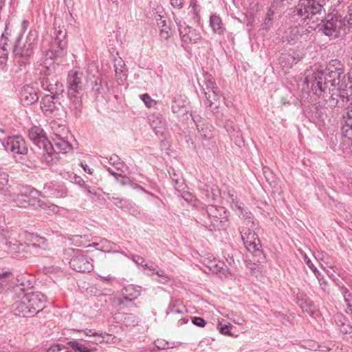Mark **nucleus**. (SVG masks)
I'll use <instances>...</instances> for the list:
<instances>
[{
    "label": "nucleus",
    "mask_w": 352,
    "mask_h": 352,
    "mask_svg": "<svg viewBox=\"0 0 352 352\" xmlns=\"http://www.w3.org/2000/svg\"><path fill=\"white\" fill-rule=\"evenodd\" d=\"M45 301V297L39 292L28 293L12 305V311L16 316L28 317L41 311Z\"/></svg>",
    "instance_id": "f257e3e1"
},
{
    "label": "nucleus",
    "mask_w": 352,
    "mask_h": 352,
    "mask_svg": "<svg viewBox=\"0 0 352 352\" xmlns=\"http://www.w3.org/2000/svg\"><path fill=\"white\" fill-rule=\"evenodd\" d=\"M10 199L21 208H28L30 206H39L43 208H48L54 213H58L59 208L54 204L47 205L39 198V192L30 186H19L16 193L9 195Z\"/></svg>",
    "instance_id": "f03ea898"
},
{
    "label": "nucleus",
    "mask_w": 352,
    "mask_h": 352,
    "mask_svg": "<svg viewBox=\"0 0 352 352\" xmlns=\"http://www.w3.org/2000/svg\"><path fill=\"white\" fill-rule=\"evenodd\" d=\"M297 15L309 28L315 29L322 21V6L316 0H300L296 6Z\"/></svg>",
    "instance_id": "7ed1b4c3"
},
{
    "label": "nucleus",
    "mask_w": 352,
    "mask_h": 352,
    "mask_svg": "<svg viewBox=\"0 0 352 352\" xmlns=\"http://www.w3.org/2000/svg\"><path fill=\"white\" fill-rule=\"evenodd\" d=\"M54 34L52 48L46 52L45 58L42 65V67L45 68V70L41 69L45 74H50L54 68V58L62 55L67 44L66 33L62 28H56Z\"/></svg>",
    "instance_id": "20e7f679"
},
{
    "label": "nucleus",
    "mask_w": 352,
    "mask_h": 352,
    "mask_svg": "<svg viewBox=\"0 0 352 352\" xmlns=\"http://www.w3.org/2000/svg\"><path fill=\"white\" fill-rule=\"evenodd\" d=\"M6 150L11 153L17 162L25 160L28 153V148L25 140L19 135L8 137L5 144Z\"/></svg>",
    "instance_id": "39448f33"
},
{
    "label": "nucleus",
    "mask_w": 352,
    "mask_h": 352,
    "mask_svg": "<svg viewBox=\"0 0 352 352\" xmlns=\"http://www.w3.org/2000/svg\"><path fill=\"white\" fill-rule=\"evenodd\" d=\"M318 70L317 71H312V70H307L306 72H305V75L307 76V73L308 72H318ZM305 78H307V76L305 77ZM306 79H305V83L307 85V87L309 86V85H311V83L309 82V84L306 83L305 82ZM327 88L324 89V90H322V91H314L313 89L312 91L316 94H319L322 92H324L327 89H329V91H331V96L330 97L326 100V104L330 107V108H335L336 107H342L343 106V102H344V100L346 98L347 100H349V97H346L345 96L343 95V91L344 90H340L338 89V86H333L332 85L330 82H329L328 84H327ZM311 88H312L311 87Z\"/></svg>",
    "instance_id": "423d86ee"
},
{
    "label": "nucleus",
    "mask_w": 352,
    "mask_h": 352,
    "mask_svg": "<svg viewBox=\"0 0 352 352\" xmlns=\"http://www.w3.org/2000/svg\"><path fill=\"white\" fill-rule=\"evenodd\" d=\"M206 214L210 219V224L206 221H203V224L206 227L212 226L220 228L228 221L226 210L223 207L210 205L207 206Z\"/></svg>",
    "instance_id": "0eeeda50"
},
{
    "label": "nucleus",
    "mask_w": 352,
    "mask_h": 352,
    "mask_svg": "<svg viewBox=\"0 0 352 352\" xmlns=\"http://www.w3.org/2000/svg\"><path fill=\"white\" fill-rule=\"evenodd\" d=\"M35 35L30 32L25 41L18 37L13 46V53L16 56L30 57L33 54L34 47Z\"/></svg>",
    "instance_id": "6e6552de"
},
{
    "label": "nucleus",
    "mask_w": 352,
    "mask_h": 352,
    "mask_svg": "<svg viewBox=\"0 0 352 352\" xmlns=\"http://www.w3.org/2000/svg\"><path fill=\"white\" fill-rule=\"evenodd\" d=\"M69 265L74 270L79 272H90L94 270L92 259L82 254L79 250H74Z\"/></svg>",
    "instance_id": "1a4fd4ad"
},
{
    "label": "nucleus",
    "mask_w": 352,
    "mask_h": 352,
    "mask_svg": "<svg viewBox=\"0 0 352 352\" xmlns=\"http://www.w3.org/2000/svg\"><path fill=\"white\" fill-rule=\"evenodd\" d=\"M82 78L83 73L79 70L73 69L69 72L67 77L68 97L80 95L84 87Z\"/></svg>",
    "instance_id": "9d476101"
},
{
    "label": "nucleus",
    "mask_w": 352,
    "mask_h": 352,
    "mask_svg": "<svg viewBox=\"0 0 352 352\" xmlns=\"http://www.w3.org/2000/svg\"><path fill=\"white\" fill-rule=\"evenodd\" d=\"M343 27L344 21L340 16L328 15L322 32L325 35L335 38L339 36Z\"/></svg>",
    "instance_id": "9b49d317"
},
{
    "label": "nucleus",
    "mask_w": 352,
    "mask_h": 352,
    "mask_svg": "<svg viewBox=\"0 0 352 352\" xmlns=\"http://www.w3.org/2000/svg\"><path fill=\"white\" fill-rule=\"evenodd\" d=\"M241 235L248 252L257 255L261 254V245L255 232L249 230L243 229L241 230Z\"/></svg>",
    "instance_id": "f8f14e48"
},
{
    "label": "nucleus",
    "mask_w": 352,
    "mask_h": 352,
    "mask_svg": "<svg viewBox=\"0 0 352 352\" xmlns=\"http://www.w3.org/2000/svg\"><path fill=\"white\" fill-rule=\"evenodd\" d=\"M175 22L177 23L179 35L183 43H197L201 40V36L199 31L190 28L182 21H177V20H175Z\"/></svg>",
    "instance_id": "ddd939ff"
},
{
    "label": "nucleus",
    "mask_w": 352,
    "mask_h": 352,
    "mask_svg": "<svg viewBox=\"0 0 352 352\" xmlns=\"http://www.w3.org/2000/svg\"><path fill=\"white\" fill-rule=\"evenodd\" d=\"M30 140L39 148H52V143L48 141L43 129L34 126L28 131Z\"/></svg>",
    "instance_id": "4468645a"
},
{
    "label": "nucleus",
    "mask_w": 352,
    "mask_h": 352,
    "mask_svg": "<svg viewBox=\"0 0 352 352\" xmlns=\"http://www.w3.org/2000/svg\"><path fill=\"white\" fill-rule=\"evenodd\" d=\"M60 94L46 95L41 100V109L46 116L50 115L57 109V105L60 104L58 101Z\"/></svg>",
    "instance_id": "2eb2a0df"
},
{
    "label": "nucleus",
    "mask_w": 352,
    "mask_h": 352,
    "mask_svg": "<svg viewBox=\"0 0 352 352\" xmlns=\"http://www.w3.org/2000/svg\"><path fill=\"white\" fill-rule=\"evenodd\" d=\"M19 96L23 105L34 104L38 99L37 91L30 85H25L21 88Z\"/></svg>",
    "instance_id": "dca6fc26"
},
{
    "label": "nucleus",
    "mask_w": 352,
    "mask_h": 352,
    "mask_svg": "<svg viewBox=\"0 0 352 352\" xmlns=\"http://www.w3.org/2000/svg\"><path fill=\"white\" fill-rule=\"evenodd\" d=\"M207 267L212 273L217 274L220 278H228L231 276V272L224 263L215 259L208 261Z\"/></svg>",
    "instance_id": "f3484780"
},
{
    "label": "nucleus",
    "mask_w": 352,
    "mask_h": 352,
    "mask_svg": "<svg viewBox=\"0 0 352 352\" xmlns=\"http://www.w3.org/2000/svg\"><path fill=\"white\" fill-rule=\"evenodd\" d=\"M204 94L206 96L204 104L206 107L210 108L213 113H217L220 105V96L217 93V90L214 91H206Z\"/></svg>",
    "instance_id": "a211bd4d"
},
{
    "label": "nucleus",
    "mask_w": 352,
    "mask_h": 352,
    "mask_svg": "<svg viewBox=\"0 0 352 352\" xmlns=\"http://www.w3.org/2000/svg\"><path fill=\"white\" fill-rule=\"evenodd\" d=\"M341 129L342 135L347 138L349 140H351L352 138V118L347 116V111H344V113L341 118Z\"/></svg>",
    "instance_id": "6ab92c4d"
},
{
    "label": "nucleus",
    "mask_w": 352,
    "mask_h": 352,
    "mask_svg": "<svg viewBox=\"0 0 352 352\" xmlns=\"http://www.w3.org/2000/svg\"><path fill=\"white\" fill-rule=\"evenodd\" d=\"M54 145L57 149L63 151L64 153L72 151V146L60 134L54 133L52 138Z\"/></svg>",
    "instance_id": "aec40b11"
},
{
    "label": "nucleus",
    "mask_w": 352,
    "mask_h": 352,
    "mask_svg": "<svg viewBox=\"0 0 352 352\" xmlns=\"http://www.w3.org/2000/svg\"><path fill=\"white\" fill-rule=\"evenodd\" d=\"M43 153L42 157V160L47 165H52L58 160V155L54 151V148L53 144H52V148H43Z\"/></svg>",
    "instance_id": "412c9836"
},
{
    "label": "nucleus",
    "mask_w": 352,
    "mask_h": 352,
    "mask_svg": "<svg viewBox=\"0 0 352 352\" xmlns=\"http://www.w3.org/2000/svg\"><path fill=\"white\" fill-rule=\"evenodd\" d=\"M197 125V130L204 140H208L213 137L212 127L208 124H201L195 118H192Z\"/></svg>",
    "instance_id": "4be33fe9"
},
{
    "label": "nucleus",
    "mask_w": 352,
    "mask_h": 352,
    "mask_svg": "<svg viewBox=\"0 0 352 352\" xmlns=\"http://www.w3.org/2000/svg\"><path fill=\"white\" fill-rule=\"evenodd\" d=\"M210 25L212 32L217 34H223L225 31L224 25L219 16L212 14L210 18Z\"/></svg>",
    "instance_id": "5701e85b"
},
{
    "label": "nucleus",
    "mask_w": 352,
    "mask_h": 352,
    "mask_svg": "<svg viewBox=\"0 0 352 352\" xmlns=\"http://www.w3.org/2000/svg\"><path fill=\"white\" fill-rule=\"evenodd\" d=\"M150 125L157 135H163L166 131L165 124L158 117L153 116L149 119Z\"/></svg>",
    "instance_id": "b1692460"
},
{
    "label": "nucleus",
    "mask_w": 352,
    "mask_h": 352,
    "mask_svg": "<svg viewBox=\"0 0 352 352\" xmlns=\"http://www.w3.org/2000/svg\"><path fill=\"white\" fill-rule=\"evenodd\" d=\"M13 274L10 270H0V294L13 280Z\"/></svg>",
    "instance_id": "393cba45"
},
{
    "label": "nucleus",
    "mask_w": 352,
    "mask_h": 352,
    "mask_svg": "<svg viewBox=\"0 0 352 352\" xmlns=\"http://www.w3.org/2000/svg\"><path fill=\"white\" fill-rule=\"evenodd\" d=\"M70 100L69 109L74 112L76 116H78L80 113L82 103L80 95H76L72 97H68Z\"/></svg>",
    "instance_id": "a878e982"
},
{
    "label": "nucleus",
    "mask_w": 352,
    "mask_h": 352,
    "mask_svg": "<svg viewBox=\"0 0 352 352\" xmlns=\"http://www.w3.org/2000/svg\"><path fill=\"white\" fill-rule=\"evenodd\" d=\"M124 299L120 300V304H124V301L132 302L140 296V291L134 289L133 286L125 288V293H123Z\"/></svg>",
    "instance_id": "bb28decb"
},
{
    "label": "nucleus",
    "mask_w": 352,
    "mask_h": 352,
    "mask_svg": "<svg viewBox=\"0 0 352 352\" xmlns=\"http://www.w3.org/2000/svg\"><path fill=\"white\" fill-rule=\"evenodd\" d=\"M302 28L298 27L291 28L288 31L286 32V37L288 41L294 42L299 40L301 37V30Z\"/></svg>",
    "instance_id": "cd10ccee"
},
{
    "label": "nucleus",
    "mask_w": 352,
    "mask_h": 352,
    "mask_svg": "<svg viewBox=\"0 0 352 352\" xmlns=\"http://www.w3.org/2000/svg\"><path fill=\"white\" fill-rule=\"evenodd\" d=\"M67 346L76 352H91V349L76 340L69 341L67 343Z\"/></svg>",
    "instance_id": "c85d7f7f"
},
{
    "label": "nucleus",
    "mask_w": 352,
    "mask_h": 352,
    "mask_svg": "<svg viewBox=\"0 0 352 352\" xmlns=\"http://www.w3.org/2000/svg\"><path fill=\"white\" fill-rule=\"evenodd\" d=\"M116 244L114 243L104 239L99 242V247L96 248V250L104 252H110L116 248Z\"/></svg>",
    "instance_id": "c756f323"
},
{
    "label": "nucleus",
    "mask_w": 352,
    "mask_h": 352,
    "mask_svg": "<svg viewBox=\"0 0 352 352\" xmlns=\"http://www.w3.org/2000/svg\"><path fill=\"white\" fill-rule=\"evenodd\" d=\"M343 317L342 315H337L336 316V321L338 327H340V330L342 333L346 334L352 331V327L349 324H346L344 322H342Z\"/></svg>",
    "instance_id": "7c9ffc66"
},
{
    "label": "nucleus",
    "mask_w": 352,
    "mask_h": 352,
    "mask_svg": "<svg viewBox=\"0 0 352 352\" xmlns=\"http://www.w3.org/2000/svg\"><path fill=\"white\" fill-rule=\"evenodd\" d=\"M231 327H232V324L230 323H228L226 324H222V323L221 322H219L217 327V329L219 330V331L221 334L226 335V336H232V334L230 330Z\"/></svg>",
    "instance_id": "2f4dec72"
},
{
    "label": "nucleus",
    "mask_w": 352,
    "mask_h": 352,
    "mask_svg": "<svg viewBox=\"0 0 352 352\" xmlns=\"http://www.w3.org/2000/svg\"><path fill=\"white\" fill-rule=\"evenodd\" d=\"M47 352H73L67 346L62 344H54L52 345Z\"/></svg>",
    "instance_id": "473e14b6"
},
{
    "label": "nucleus",
    "mask_w": 352,
    "mask_h": 352,
    "mask_svg": "<svg viewBox=\"0 0 352 352\" xmlns=\"http://www.w3.org/2000/svg\"><path fill=\"white\" fill-rule=\"evenodd\" d=\"M140 98L148 108H151L157 104V102L152 99L148 94L140 95Z\"/></svg>",
    "instance_id": "72a5a7b5"
},
{
    "label": "nucleus",
    "mask_w": 352,
    "mask_h": 352,
    "mask_svg": "<svg viewBox=\"0 0 352 352\" xmlns=\"http://www.w3.org/2000/svg\"><path fill=\"white\" fill-rule=\"evenodd\" d=\"M343 297L349 311L352 313V294L346 289H343Z\"/></svg>",
    "instance_id": "f704fd0d"
},
{
    "label": "nucleus",
    "mask_w": 352,
    "mask_h": 352,
    "mask_svg": "<svg viewBox=\"0 0 352 352\" xmlns=\"http://www.w3.org/2000/svg\"><path fill=\"white\" fill-rule=\"evenodd\" d=\"M206 87L203 89L204 93L206 91H217L218 87L216 83L211 79H208L205 81Z\"/></svg>",
    "instance_id": "c9c22d12"
},
{
    "label": "nucleus",
    "mask_w": 352,
    "mask_h": 352,
    "mask_svg": "<svg viewBox=\"0 0 352 352\" xmlns=\"http://www.w3.org/2000/svg\"><path fill=\"white\" fill-rule=\"evenodd\" d=\"M54 186L52 184H45L43 188V192L47 197H56V191L54 189Z\"/></svg>",
    "instance_id": "e433bc0d"
},
{
    "label": "nucleus",
    "mask_w": 352,
    "mask_h": 352,
    "mask_svg": "<svg viewBox=\"0 0 352 352\" xmlns=\"http://www.w3.org/2000/svg\"><path fill=\"white\" fill-rule=\"evenodd\" d=\"M153 273L159 276L162 278V280H155L157 282H159L162 284H165L169 281V278L166 275L163 270H155L153 271Z\"/></svg>",
    "instance_id": "4c0bfd02"
},
{
    "label": "nucleus",
    "mask_w": 352,
    "mask_h": 352,
    "mask_svg": "<svg viewBox=\"0 0 352 352\" xmlns=\"http://www.w3.org/2000/svg\"><path fill=\"white\" fill-rule=\"evenodd\" d=\"M161 23H163V28L160 31V35L162 37L167 39L170 36V29L168 26L166 25L164 21H162Z\"/></svg>",
    "instance_id": "58836bf2"
},
{
    "label": "nucleus",
    "mask_w": 352,
    "mask_h": 352,
    "mask_svg": "<svg viewBox=\"0 0 352 352\" xmlns=\"http://www.w3.org/2000/svg\"><path fill=\"white\" fill-rule=\"evenodd\" d=\"M8 183V175L2 173H0V190L3 189V188L6 186Z\"/></svg>",
    "instance_id": "ea45409f"
},
{
    "label": "nucleus",
    "mask_w": 352,
    "mask_h": 352,
    "mask_svg": "<svg viewBox=\"0 0 352 352\" xmlns=\"http://www.w3.org/2000/svg\"><path fill=\"white\" fill-rule=\"evenodd\" d=\"M16 280V285H21L23 287L30 285V284H26L28 281L26 280L25 276L23 274L17 276Z\"/></svg>",
    "instance_id": "a19ab883"
},
{
    "label": "nucleus",
    "mask_w": 352,
    "mask_h": 352,
    "mask_svg": "<svg viewBox=\"0 0 352 352\" xmlns=\"http://www.w3.org/2000/svg\"><path fill=\"white\" fill-rule=\"evenodd\" d=\"M192 323L200 327H204L206 325V321L204 319L200 317H194L192 320Z\"/></svg>",
    "instance_id": "79ce46f5"
},
{
    "label": "nucleus",
    "mask_w": 352,
    "mask_h": 352,
    "mask_svg": "<svg viewBox=\"0 0 352 352\" xmlns=\"http://www.w3.org/2000/svg\"><path fill=\"white\" fill-rule=\"evenodd\" d=\"M304 261L306 262L307 265L316 274L318 272L316 270V267L314 265L313 263L311 261L310 258L306 255H304Z\"/></svg>",
    "instance_id": "37998d69"
},
{
    "label": "nucleus",
    "mask_w": 352,
    "mask_h": 352,
    "mask_svg": "<svg viewBox=\"0 0 352 352\" xmlns=\"http://www.w3.org/2000/svg\"><path fill=\"white\" fill-rule=\"evenodd\" d=\"M170 4L175 8L181 9L184 4V0H170Z\"/></svg>",
    "instance_id": "c03bdc74"
},
{
    "label": "nucleus",
    "mask_w": 352,
    "mask_h": 352,
    "mask_svg": "<svg viewBox=\"0 0 352 352\" xmlns=\"http://www.w3.org/2000/svg\"><path fill=\"white\" fill-rule=\"evenodd\" d=\"M8 54V50H0V58H3V60L1 61V63L6 60Z\"/></svg>",
    "instance_id": "a18cd8bd"
},
{
    "label": "nucleus",
    "mask_w": 352,
    "mask_h": 352,
    "mask_svg": "<svg viewBox=\"0 0 352 352\" xmlns=\"http://www.w3.org/2000/svg\"><path fill=\"white\" fill-rule=\"evenodd\" d=\"M133 260L134 261V262H135L138 265H142L144 261V258L140 256H133Z\"/></svg>",
    "instance_id": "49530a36"
},
{
    "label": "nucleus",
    "mask_w": 352,
    "mask_h": 352,
    "mask_svg": "<svg viewBox=\"0 0 352 352\" xmlns=\"http://www.w3.org/2000/svg\"><path fill=\"white\" fill-rule=\"evenodd\" d=\"M232 321L239 325H243L245 322V320L243 317L239 318H234Z\"/></svg>",
    "instance_id": "de8ad7c7"
},
{
    "label": "nucleus",
    "mask_w": 352,
    "mask_h": 352,
    "mask_svg": "<svg viewBox=\"0 0 352 352\" xmlns=\"http://www.w3.org/2000/svg\"><path fill=\"white\" fill-rule=\"evenodd\" d=\"M81 166L83 168L84 171L87 173L88 174L91 175L93 173V170L91 169L87 164L81 163Z\"/></svg>",
    "instance_id": "09e8293b"
},
{
    "label": "nucleus",
    "mask_w": 352,
    "mask_h": 352,
    "mask_svg": "<svg viewBox=\"0 0 352 352\" xmlns=\"http://www.w3.org/2000/svg\"><path fill=\"white\" fill-rule=\"evenodd\" d=\"M119 157L117 155H113L110 157V162H112V164H116V163L119 160Z\"/></svg>",
    "instance_id": "8fccbe9b"
},
{
    "label": "nucleus",
    "mask_w": 352,
    "mask_h": 352,
    "mask_svg": "<svg viewBox=\"0 0 352 352\" xmlns=\"http://www.w3.org/2000/svg\"><path fill=\"white\" fill-rule=\"evenodd\" d=\"M273 14H274L273 11H272L271 10H269V11L267 13V16H266L265 20L271 21Z\"/></svg>",
    "instance_id": "3c124183"
},
{
    "label": "nucleus",
    "mask_w": 352,
    "mask_h": 352,
    "mask_svg": "<svg viewBox=\"0 0 352 352\" xmlns=\"http://www.w3.org/2000/svg\"><path fill=\"white\" fill-rule=\"evenodd\" d=\"M85 334L87 336H96V333L94 332L91 329H86V331H85Z\"/></svg>",
    "instance_id": "603ef678"
},
{
    "label": "nucleus",
    "mask_w": 352,
    "mask_h": 352,
    "mask_svg": "<svg viewBox=\"0 0 352 352\" xmlns=\"http://www.w3.org/2000/svg\"><path fill=\"white\" fill-rule=\"evenodd\" d=\"M168 313H171V314L179 313V314H180V313H182V311L175 309L174 307H173L170 308Z\"/></svg>",
    "instance_id": "864d4df0"
},
{
    "label": "nucleus",
    "mask_w": 352,
    "mask_h": 352,
    "mask_svg": "<svg viewBox=\"0 0 352 352\" xmlns=\"http://www.w3.org/2000/svg\"><path fill=\"white\" fill-rule=\"evenodd\" d=\"M142 265L144 270L148 269L153 272L155 271V269L152 266L148 265V264H142Z\"/></svg>",
    "instance_id": "5fc2aeb1"
},
{
    "label": "nucleus",
    "mask_w": 352,
    "mask_h": 352,
    "mask_svg": "<svg viewBox=\"0 0 352 352\" xmlns=\"http://www.w3.org/2000/svg\"><path fill=\"white\" fill-rule=\"evenodd\" d=\"M348 23H349L350 25H352V10L350 11Z\"/></svg>",
    "instance_id": "6e6d98bb"
},
{
    "label": "nucleus",
    "mask_w": 352,
    "mask_h": 352,
    "mask_svg": "<svg viewBox=\"0 0 352 352\" xmlns=\"http://www.w3.org/2000/svg\"><path fill=\"white\" fill-rule=\"evenodd\" d=\"M308 304L307 302H304V303H300V307L302 309H305L306 311H307V309L306 308V306Z\"/></svg>",
    "instance_id": "4d7b16f0"
},
{
    "label": "nucleus",
    "mask_w": 352,
    "mask_h": 352,
    "mask_svg": "<svg viewBox=\"0 0 352 352\" xmlns=\"http://www.w3.org/2000/svg\"><path fill=\"white\" fill-rule=\"evenodd\" d=\"M107 170H108V172H109V173H111V174L112 175H113V176H117V175H118V174H116L115 172H113V171L110 168H108Z\"/></svg>",
    "instance_id": "13d9d810"
},
{
    "label": "nucleus",
    "mask_w": 352,
    "mask_h": 352,
    "mask_svg": "<svg viewBox=\"0 0 352 352\" xmlns=\"http://www.w3.org/2000/svg\"><path fill=\"white\" fill-rule=\"evenodd\" d=\"M190 6H192V9L195 11L196 10V3L194 1H192L190 3Z\"/></svg>",
    "instance_id": "bf43d9fd"
},
{
    "label": "nucleus",
    "mask_w": 352,
    "mask_h": 352,
    "mask_svg": "<svg viewBox=\"0 0 352 352\" xmlns=\"http://www.w3.org/2000/svg\"><path fill=\"white\" fill-rule=\"evenodd\" d=\"M91 246L95 248L96 249V248H98L99 247V243H93L91 245H90Z\"/></svg>",
    "instance_id": "052dcab7"
},
{
    "label": "nucleus",
    "mask_w": 352,
    "mask_h": 352,
    "mask_svg": "<svg viewBox=\"0 0 352 352\" xmlns=\"http://www.w3.org/2000/svg\"><path fill=\"white\" fill-rule=\"evenodd\" d=\"M134 188H137V189H140V190H142V191L145 192V190H144L142 187H141L140 186H138V185H137V184H135V187H134Z\"/></svg>",
    "instance_id": "680f3d73"
},
{
    "label": "nucleus",
    "mask_w": 352,
    "mask_h": 352,
    "mask_svg": "<svg viewBox=\"0 0 352 352\" xmlns=\"http://www.w3.org/2000/svg\"><path fill=\"white\" fill-rule=\"evenodd\" d=\"M6 43H4L3 45L0 47V50H7V47L6 46Z\"/></svg>",
    "instance_id": "e2e57ef3"
},
{
    "label": "nucleus",
    "mask_w": 352,
    "mask_h": 352,
    "mask_svg": "<svg viewBox=\"0 0 352 352\" xmlns=\"http://www.w3.org/2000/svg\"><path fill=\"white\" fill-rule=\"evenodd\" d=\"M6 0H0V9L2 8Z\"/></svg>",
    "instance_id": "0e129e2a"
},
{
    "label": "nucleus",
    "mask_w": 352,
    "mask_h": 352,
    "mask_svg": "<svg viewBox=\"0 0 352 352\" xmlns=\"http://www.w3.org/2000/svg\"><path fill=\"white\" fill-rule=\"evenodd\" d=\"M78 183L80 184V185H83L85 184V182L82 179H79V181L78 182Z\"/></svg>",
    "instance_id": "69168bd1"
},
{
    "label": "nucleus",
    "mask_w": 352,
    "mask_h": 352,
    "mask_svg": "<svg viewBox=\"0 0 352 352\" xmlns=\"http://www.w3.org/2000/svg\"><path fill=\"white\" fill-rule=\"evenodd\" d=\"M85 188L87 190V192H89V193L91 192V190L89 189V187L85 186Z\"/></svg>",
    "instance_id": "338daca9"
},
{
    "label": "nucleus",
    "mask_w": 352,
    "mask_h": 352,
    "mask_svg": "<svg viewBox=\"0 0 352 352\" xmlns=\"http://www.w3.org/2000/svg\"><path fill=\"white\" fill-rule=\"evenodd\" d=\"M238 207V209L242 212H243V208H241V206H237Z\"/></svg>",
    "instance_id": "774afa93"
}]
</instances>
